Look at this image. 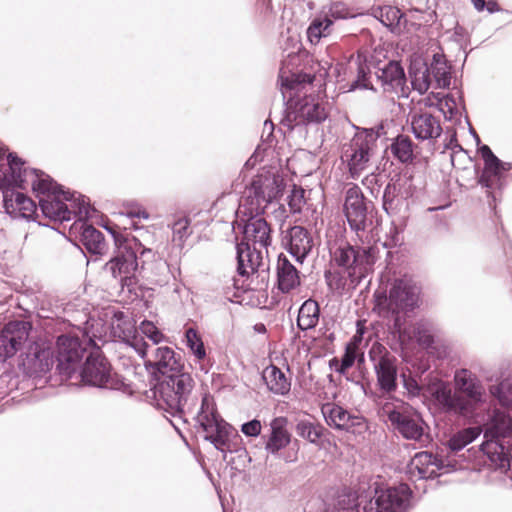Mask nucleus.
I'll use <instances>...</instances> for the list:
<instances>
[{
    "mask_svg": "<svg viewBox=\"0 0 512 512\" xmlns=\"http://www.w3.org/2000/svg\"><path fill=\"white\" fill-rule=\"evenodd\" d=\"M299 117L307 121H318L320 118L319 101L312 94L305 95L303 101L299 103Z\"/></svg>",
    "mask_w": 512,
    "mask_h": 512,
    "instance_id": "49530a36",
    "label": "nucleus"
},
{
    "mask_svg": "<svg viewBox=\"0 0 512 512\" xmlns=\"http://www.w3.org/2000/svg\"><path fill=\"white\" fill-rule=\"evenodd\" d=\"M322 417L328 426L338 430L348 428L351 416L347 410L335 404H322Z\"/></svg>",
    "mask_w": 512,
    "mask_h": 512,
    "instance_id": "e433bc0d",
    "label": "nucleus"
},
{
    "mask_svg": "<svg viewBox=\"0 0 512 512\" xmlns=\"http://www.w3.org/2000/svg\"><path fill=\"white\" fill-rule=\"evenodd\" d=\"M343 211L351 230L365 231L373 225L375 205L368 199L358 185L350 187L345 194Z\"/></svg>",
    "mask_w": 512,
    "mask_h": 512,
    "instance_id": "9d476101",
    "label": "nucleus"
},
{
    "mask_svg": "<svg viewBox=\"0 0 512 512\" xmlns=\"http://www.w3.org/2000/svg\"><path fill=\"white\" fill-rule=\"evenodd\" d=\"M330 367L334 368V370L340 374H344L350 367H346L343 365V360L340 361L336 358H333L330 361Z\"/></svg>",
    "mask_w": 512,
    "mask_h": 512,
    "instance_id": "0e129e2a",
    "label": "nucleus"
},
{
    "mask_svg": "<svg viewBox=\"0 0 512 512\" xmlns=\"http://www.w3.org/2000/svg\"><path fill=\"white\" fill-rule=\"evenodd\" d=\"M297 433L310 441L311 443H317L320 438V431L318 428L308 419H302L297 424Z\"/></svg>",
    "mask_w": 512,
    "mask_h": 512,
    "instance_id": "864d4df0",
    "label": "nucleus"
},
{
    "mask_svg": "<svg viewBox=\"0 0 512 512\" xmlns=\"http://www.w3.org/2000/svg\"><path fill=\"white\" fill-rule=\"evenodd\" d=\"M122 213L129 218H149L148 212L138 204H128Z\"/></svg>",
    "mask_w": 512,
    "mask_h": 512,
    "instance_id": "bf43d9fd",
    "label": "nucleus"
},
{
    "mask_svg": "<svg viewBox=\"0 0 512 512\" xmlns=\"http://www.w3.org/2000/svg\"><path fill=\"white\" fill-rule=\"evenodd\" d=\"M335 507L340 512H360L359 495L348 487H344L335 500Z\"/></svg>",
    "mask_w": 512,
    "mask_h": 512,
    "instance_id": "c03bdc74",
    "label": "nucleus"
},
{
    "mask_svg": "<svg viewBox=\"0 0 512 512\" xmlns=\"http://www.w3.org/2000/svg\"><path fill=\"white\" fill-rule=\"evenodd\" d=\"M139 330L142 335L152 341L153 345L161 343L165 338L163 333L154 325V323L148 320L141 322Z\"/></svg>",
    "mask_w": 512,
    "mask_h": 512,
    "instance_id": "5fc2aeb1",
    "label": "nucleus"
},
{
    "mask_svg": "<svg viewBox=\"0 0 512 512\" xmlns=\"http://www.w3.org/2000/svg\"><path fill=\"white\" fill-rule=\"evenodd\" d=\"M30 326L24 321L9 322L0 334V362L12 357L28 339Z\"/></svg>",
    "mask_w": 512,
    "mask_h": 512,
    "instance_id": "aec40b11",
    "label": "nucleus"
},
{
    "mask_svg": "<svg viewBox=\"0 0 512 512\" xmlns=\"http://www.w3.org/2000/svg\"><path fill=\"white\" fill-rule=\"evenodd\" d=\"M325 237L331 268L347 272L348 276L357 282L372 270L376 262L375 249L352 246L346 240L345 228L342 225H329Z\"/></svg>",
    "mask_w": 512,
    "mask_h": 512,
    "instance_id": "7ed1b4c3",
    "label": "nucleus"
},
{
    "mask_svg": "<svg viewBox=\"0 0 512 512\" xmlns=\"http://www.w3.org/2000/svg\"><path fill=\"white\" fill-rule=\"evenodd\" d=\"M482 433L485 440L501 441L504 438H512V416L495 408L489 415Z\"/></svg>",
    "mask_w": 512,
    "mask_h": 512,
    "instance_id": "393cba45",
    "label": "nucleus"
},
{
    "mask_svg": "<svg viewBox=\"0 0 512 512\" xmlns=\"http://www.w3.org/2000/svg\"><path fill=\"white\" fill-rule=\"evenodd\" d=\"M320 308L312 299L305 301L299 309L297 323L301 330L313 331L319 321Z\"/></svg>",
    "mask_w": 512,
    "mask_h": 512,
    "instance_id": "58836bf2",
    "label": "nucleus"
},
{
    "mask_svg": "<svg viewBox=\"0 0 512 512\" xmlns=\"http://www.w3.org/2000/svg\"><path fill=\"white\" fill-rule=\"evenodd\" d=\"M445 148L450 150H454L455 148H458L461 151L463 150V148L458 143L457 134L455 131H453L449 141L445 144Z\"/></svg>",
    "mask_w": 512,
    "mask_h": 512,
    "instance_id": "69168bd1",
    "label": "nucleus"
},
{
    "mask_svg": "<svg viewBox=\"0 0 512 512\" xmlns=\"http://www.w3.org/2000/svg\"><path fill=\"white\" fill-rule=\"evenodd\" d=\"M512 170V163L505 162L497 158L491 170L487 174L481 187L485 189L488 199V206L491 210H496L497 202L501 201L503 191L507 185V172Z\"/></svg>",
    "mask_w": 512,
    "mask_h": 512,
    "instance_id": "6ab92c4d",
    "label": "nucleus"
},
{
    "mask_svg": "<svg viewBox=\"0 0 512 512\" xmlns=\"http://www.w3.org/2000/svg\"><path fill=\"white\" fill-rule=\"evenodd\" d=\"M9 175L0 178V189L3 190L4 208L8 214L15 218L30 219L36 213L37 207L32 199L20 192H14L10 187L16 186L12 179V170Z\"/></svg>",
    "mask_w": 512,
    "mask_h": 512,
    "instance_id": "a211bd4d",
    "label": "nucleus"
},
{
    "mask_svg": "<svg viewBox=\"0 0 512 512\" xmlns=\"http://www.w3.org/2000/svg\"><path fill=\"white\" fill-rule=\"evenodd\" d=\"M287 420L284 417L274 418L271 423V434L266 442L265 449L276 454L290 443V434L286 429Z\"/></svg>",
    "mask_w": 512,
    "mask_h": 512,
    "instance_id": "2f4dec72",
    "label": "nucleus"
},
{
    "mask_svg": "<svg viewBox=\"0 0 512 512\" xmlns=\"http://www.w3.org/2000/svg\"><path fill=\"white\" fill-rule=\"evenodd\" d=\"M377 78L385 88L389 87L391 89L403 88L407 81L403 66L396 60H390L383 68H379Z\"/></svg>",
    "mask_w": 512,
    "mask_h": 512,
    "instance_id": "473e14b6",
    "label": "nucleus"
},
{
    "mask_svg": "<svg viewBox=\"0 0 512 512\" xmlns=\"http://www.w3.org/2000/svg\"><path fill=\"white\" fill-rule=\"evenodd\" d=\"M54 364L52 344L47 341H38L29 347L24 365L33 374L46 373Z\"/></svg>",
    "mask_w": 512,
    "mask_h": 512,
    "instance_id": "4be33fe9",
    "label": "nucleus"
},
{
    "mask_svg": "<svg viewBox=\"0 0 512 512\" xmlns=\"http://www.w3.org/2000/svg\"><path fill=\"white\" fill-rule=\"evenodd\" d=\"M418 293L416 287L404 280H396L389 294H383L382 300L378 298V305L387 318L390 334L403 342L411 339L410 328L407 326L408 312L417 305Z\"/></svg>",
    "mask_w": 512,
    "mask_h": 512,
    "instance_id": "20e7f679",
    "label": "nucleus"
},
{
    "mask_svg": "<svg viewBox=\"0 0 512 512\" xmlns=\"http://www.w3.org/2000/svg\"><path fill=\"white\" fill-rule=\"evenodd\" d=\"M412 491L406 484L374 488V495L363 506L364 512H407Z\"/></svg>",
    "mask_w": 512,
    "mask_h": 512,
    "instance_id": "9b49d317",
    "label": "nucleus"
},
{
    "mask_svg": "<svg viewBox=\"0 0 512 512\" xmlns=\"http://www.w3.org/2000/svg\"><path fill=\"white\" fill-rule=\"evenodd\" d=\"M197 419L206 433L205 438L222 452L232 451L234 440H240L238 432L217 415L208 397L203 398Z\"/></svg>",
    "mask_w": 512,
    "mask_h": 512,
    "instance_id": "1a4fd4ad",
    "label": "nucleus"
},
{
    "mask_svg": "<svg viewBox=\"0 0 512 512\" xmlns=\"http://www.w3.org/2000/svg\"><path fill=\"white\" fill-rule=\"evenodd\" d=\"M370 67L365 63H359L357 69V77L353 80L349 86V91H355L357 89H366L375 91V88L370 82Z\"/></svg>",
    "mask_w": 512,
    "mask_h": 512,
    "instance_id": "3c124183",
    "label": "nucleus"
},
{
    "mask_svg": "<svg viewBox=\"0 0 512 512\" xmlns=\"http://www.w3.org/2000/svg\"><path fill=\"white\" fill-rule=\"evenodd\" d=\"M343 365L346 367H352L356 361L359 363L364 362V353L361 349H356L353 345H346L345 352L341 358Z\"/></svg>",
    "mask_w": 512,
    "mask_h": 512,
    "instance_id": "4d7b16f0",
    "label": "nucleus"
},
{
    "mask_svg": "<svg viewBox=\"0 0 512 512\" xmlns=\"http://www.w3.org/2000/svg\"><path fill=\"white\" fill-rule=\"evenodd\" d=\"M412 133L418 140H435L443 132L438 118L430 113L423 112L411 116Z\"/></svg>",
    "mask_w": 512,
    "mask_h": 512,
    "instance_id": "a878e982",
    "label": "nucleus"
},
{
    "mask_svg": "<svg viewBox=\"0 0 512 512\" xmlns=\"http://www.w3.org/2000/svg\"><path fill=\"white\" fill-rule=\"evenodd\" d=\"M147 347V354L141 357L147 364L156 368L163 375L168 373H176L181 369V363L175 356V352L167 346H161L150 350Z\"/></svg>",
    "mask_w": 512,
    "mask_h": 512,
    "instance_id": "b1692460",
    "label": "nucleus"
},
{
    "mask_svg": "<svg viewBox=\"0 0 512 512\" xmlns=\"http://www.w3.org/2000/svg\"><path fill=\"white\" fill-rule=\"evenodd\" d=\"M414 142L412 139L404 134H398L392 139L390 144V151L395 159L400 163H412L414 156Z\"/></svg>",
    "mask_w": 512,
    "mask_h": 512,
    "instance_id": "4c0bfd02",
    "label": "nucleus"
},
{
    "mask_svg": "<svg viewBox=\"0 0 512 512\" xmlns=\"http://www.w3.org/2000/svg\"><path fill=\"white\" fill-rule=\"evenodd\" d=\"M408 73L413 89L421 95L425 94L432 84L428 63L420 59L413 60L408 67Z\"/></svg>",
    "mask_w": 512,
    "mask_h": 512,
    "instance_id": "72a5a7b5",
    "label": "nucleus"
},
{
    "mask_svg": "<svg viewBox=\"0 0 512 512\" xmlns=\"http://www.w3.org/2000/svg\"><path fill=\"white\" fill-rule=\"evenodd\" d=\"M383 130L382 125L378 126L377 131L374 128H364L352 139L350 153L349 150H346L345 157L347 158L349 173L353 179L358 178L367 168L372 148Z\"/></svg>",
    "mask_w": 512,
    "mask_h": 512,
    "instance_id": "f8f14e48",
    "label": "nucleus"
},
{
    "mask_svg": "<svg viewBox=\"0 0 512 512\" xmlns=\"http://www.w3.org/2000/svg\"><path fill=\"white\" fill-rule=\"evenodd\" d=\"M299 59L296 52L289 53L287 58L282 61L279 70L280 90L283 98H288L289 101H292L299 92H307L316 78V72L320 70V64L317 62V70L313 74L310 72L296 73L294 69L298 65Z\"/></svg>",
    "mask_w": 512,
    "mask_h": 512,
    "instance_id": "ddd939ff",
    "label": "nucleus"
},
{
    "mask_svg": "<svg viewBox=\"0 0 512 512\" xmlns=\"http://www.w3.org/2000/svg\"><path fill=\"white\" fill-rule=\"evenodd\" d=\"M140 250L141 255L151 253L150 249L142 248L141 243H138L136 239L126 240L118 247L116 255L105 264V270L123 284L127 283L137 271V253Z\"/></svg>",
    "mask_w": 512,
    "mask_h": 512,
    "instance_id": "4468645a",
    "label": "nucleus"
},
{
    "mask_svg": "<svg viewBox=\"0 0 512 512\" xmlns=\"http://www.w3.org/2000/svg\"><path fill=\"white\" fill-rule=\"evenodd\" d=\"M480 450L487 456L489 461L497 469L509 470L512 462V455L501 441L485 440L480 445Z\"/></svg>",
    "mask_w": 512,
    "mask_h": 512,
    "instance_id": "c85d7f7f",
    "label": "nucleus"
},
{
    "mask_svg": "<svg viewBox=\"0 0 512 512\" xmlns=\"http://www.w3.org/2000/svg\"><path fill=\"white\" fill-rule=\"evenodd\" d=\"M373 16L378 19L392 33L400 30L399 25L404 13L394 6H382L373 9Z\"/></svg>",
    "mask_w": 512,
    "mask_h": 512,
    "instance_id": "ea45409f",
    "label": "nucleus"
},
{
    "mask_svg": "<svg viewBox=\"0 0 512 512\" xmlns=\"http://www.w3.org/2000/svg\"><path fill=\"white\" fill-rule=\"evenodd\" d=\"M111 333L115 338L134 348L140 357L146 356L148 344L136 333L133 322L122 312L114 314L111 320Z\"/></svg>",
    "mask_w": 512,
    "mask_h": 512,
    "instance_id": "412c9836",
    "label": "nucleus"
},
{
    "mask_svg": "<svg viewBox=\"0 0 512 512\" xmlns=\"http://www.w3.org/2000/svg\"><path fill=\"white\" fill-rule=\"evenodd\" d=\"M276 270L278 288L283 293L290 292L300 284L297 269L285 255L280 254L278 256Z\"/></svg>",
    "mask_w": 512,
    "mask_h": 512,
    "instance_id": "c756f323",
    "label": "nucleus"
},
{
    "mask_svg": "<svg viewBox=\"0 0 512 512\" xmlns=\"http://www.w3.org/2000/svg\"><path fill=\"white\" fill-rule=\"evenodd\" d=\"M7 160L12 170L13 183L21 189L31 185L45 217L64 222L71 220L73 214L78 215L79 220L91 216V207L84 196L63 191L49 175L24 167V162L13 153L7 154Z\"/></svg>",
    "mask_w": 512,
    "mask_h": 512,
    "instance_id": "f257e3e1",
    "label": "nucleus"
},
{
    "mask_svg": "<svg viewBox=\"0 0 512 512\" xmlns=\"http://www.w3.org/2000/svg\"><path fill=\"white\" fill-rule=\"evenodd\" d=\"M288 251L298 262H303L312 248V240L307 231L300 227L294 226L285 236Z\"/></svg>",
    "mask_w": 512,
    "mask_h": 512,
    "instance_id": "bb28decb",
    "label": "nucleus"
},
{
    "mask_svg": "<svg viewBox=\"0 0 512 512\" xmlns=\"http://www.w3.org/2000/svg\"><path fill=\"white\" fill-rule=\"evenodd\" d=\"M489 393L504 408L512 407V378H505L489 387Z\"/></svg>",
    "mask_w": 512,
    "mask_h": 512,
    "instance_id": "37998d69",
    "label": "nucleus"
},
{
    "mask_svg": "<svg viewBox=\"0 0 512 512\" xmlns=\"http://www.w3.org/2000/svg\"><path fill=\"white\" fill-rule=\"evenodd\" d=\"M407 326L410 328L409 334L411 339L407 342H403L396 338L401 348L408 346L413 341L423 349H430L434 347L436 328L433 323L426 320H420L413 326L407 323Z\"/></svg>",
    "mask_w": 512,
    "mask_h": 512,
    "instance_id": "cd10ccee",
    "label": "nucleus"
},
{
    "mask_svg": "<svg viewBox=\"0 0 512 512\" xmlns=\"http://www.w3.org/2000/svg\"><path fill=\"white\" fill-rule=\"evenodd\" d=\"M401 379L403 387L407 390L410 396L415 397L421 393L422 387L414 377L402 373Z\"/></svg>",
    "mask_w": 512,
    "mask_h": 512,
    "instance_id": "13d9d810",
    "label": "nucleus"
},
{
    "mask_svg": "<svg viewBox=\"0 0 512 512\" xmlns=\"http://www.w3.org/2000/svg\"><path fill=\"white\" fill-rule=\"evenodd\" d=\"M262 425L257 419L244 423L241 426V431L249 437H257L261 433Z\"/></svg>",
    "mask_w": 512,
    "mask_h": 512,
    "instance_id": "052dcab7",
    "label": "nucleus"
},
{
    "mask_svg": "<svg viewBox=\"0 0 512 512\" xmlns=\"http://www.w3.org/2000/svg\"><path fill=\"white\" fill-rule=\"evenodd\" d=\"M268 389L278 395H285L290 391L291 383L285 373L275 365L267 366L262 373Z\"/></svg>",
    "mask_w": 512,
    "mask_h": 512,
    "instance_id": "c9c22d12",
    "label": "nucleus"
},
{
    "mask_svg": "<svg viewBox=\"0 0 512 512\" xmlns=\"http://www.w3.org/2000/svg\"><path fill=\"white\" fill-rule=\"evenodd\" d=\"M369 358L373 362L377 386L382 394L389 395L398 387L397 360L381 344H374L369 350Z\"/></svg>",
    "mask_w": 512,
    "mask_h": 512,
    "instance_id": "2eb2a0df",
    "label": "nucleus"
},
{
    "mask_svg": "<svg viewBox=\"0 0 512 512\" xmlns=\"http://www.w3.org/2000/svg\"><path fill=\"white\" fill-rule=\"evenodd\" d=\"M306 203L305 190L294 186L288 196V205L293 213H299Z\"/></svg>",
    "mask_w": 512,
    "mask_h": 512,
    "instance_id": "6e6d98bb",
    "label": "nucleus"
},
{
    "mask_svg": "<svg viewBox=\"0 0 512 512\" xmlns=\"http://www.w3.org/2000/svg\"><path fill=\"white\" fill-rule=\"evenodd\" d=\"M57 369L67 379L72 380L82 363L85 348L78 336L61 335L57 339Z\"/></svg>",
    "mask_w": 512,
    "mask_h": 512,
    "instance_id": "f3484780",
    "label": "nucleus"
},
{
    "mask_svg": "<svg viewBox=\"0 0 512 512\" xmlns=\"http://www.w3.org/2000/svg\"><path fill=\"white\" fill-rule=\"evenodd\" d=\"M429 76L435 81V88L447 89L451 84V64L440 53H434L428 64Z\"/></svg>",
    "mask_w": 512,
    "mask_h": 512,
    "instance_id": "7c9ffc66",
    "label": "nucleus"
},
{
    "mask_svg": "<svg viewBox=\"0 0 512 512\" xmlns=\"http://www.w3.org/2000/svg\"><path fill=\"white\" fill-rule=\"evenodd\" d=\"M413 192L400 177L391 178L383 190L382 209L392 219L391 231L398 234L407 225Z\"/></svg>",
    "mask_w": 512,
    "mask_h": 512,
    "instance_id": "6e6552de",
    "label": "nucleus"
},
{
    "mask_svg": "<svg viewBox=\"0 0 512 512\" xmlns=\"http://www.w3.org/2000/svg\"><path fill=\"white\" fill-rule=\"evenodd\" d=\"M347 272L329 267L324 272V277L329 290L333 293H339L344 290L346 285Z\"/></svg>",
    "mask_w": 512,
    "mask_h": 512,
    "instance_id": "09e8293b",
    "label": "nucleus"
},
{
    "mask_svg": "<svg viewBox=\"0 0 512 512\" xmlns=\"http://www.w3.org/2000/svg\"><path fill=\"white\" fill-rule=\"evenodd\" d=\"M352 17L346 5L342 2L332 3L329 7L328 12L322 17V38L327 37L330 34L329 28L334 24L336 20H343Z\"/></svg>",
    "mask_w": 512,
    "mask_h": 512,
    "instance_id": "79ce46f5",
    "label": "nucleus"
},
{
    "mask_svg": "<svg viewBox=\"0 0 512 512\" xmlns=\"http://www.w3.org/2000/svg\"><path fill=\"white\" fill-rule=\"evenodd\" d=\"M193 387L190 374H171L156 386L154 396L161 409L175 416L184 411Z\"/></svg>",
    "mask_w": 512,
    "mask_h": 512,
    "instance_id": "423d86ee",
    "label": "nucleus"
},
{
    "mask_svg": "<svg viewBox=\"0 0 512 512\" xmlns=\"http://www.w3.org/2000/svg\"><path fill=\"white\" fill-rule=\"evenodd\" d=\"M482 432L483 427L480 423L475 424V426L463 428L450 436L446 442V446L450 452L457 453L475 441Z\"/></svg>",
    "mask_w": 512,
    "mask_h": 512,
    "instance_id": "f704fd0d",
    "label": "nucleus"
},
{
    "mask_svg": "<svg viewBox=\"0 0 512 512\" xmlns=\"http://www.w3.org/2000/svg\"><path fill=\"white\" fill-rule=\"evenodd\" d=\"M81 237L85 247L94 254H101L105 248L102 233L92 225L82 222L80 225Z\"/></svg>",
    "mask_w": 512,
    "mask_h": 512,
    "instance_id": "a19ab883",
    "label": "nucleus"
},
{
    "mask_svg": "<svg viewBox=\"0 0 512 512\" xmlns=\"http://www.w3.org/2000/svg\"><path fill=\"white\" fill-rule=\"evenodd\" d=\"M185 342L191 353L198 360H203L206 357L203 341L194 328L190 327L185 331Z\"/></svg>",
    "mask_w": 512,
    "mask_h": 512,
    "instance_id": "8fccbe9b",
    "label": "nucleus"
},
{
    "mask_svg": "<svg viewBox=\"0 0 512 512\" xmlns=\"http://www.w3.org/2000/svg\"><path fill=\"white\" fill-rule=\"evenodd\" d=\"M477 150L484 162L483 168L480 171H476L477 184L481 186L482 182L485 181L487 174L491 170L492 166L494 165V163L498 157L493 153L491 148L486 144L480 143L478 145Z\"/></svg>",
    "mask_w": 512,
    "mask_h": 512,
    "instance_id": "de8ad7c7",
    "label": "nucleus"
},
{
    "mask_svg": "<svg viewBox=\"0 0 512 512\" xmlns=\"http://www.w3.org/2000/svg\"><path fill=\"white\" fill-rule=\"evenodd\" d=\"M388 418L405 439L419 441L423 437L425 423L419 415L393 410Z\"/></svg>",
    "mask_w": 512,
    "mask_h": 512,
    "instance_id": "5701e85b",
    "label": "nucleus"
},
{
    "mask_svg": "<svg viewBox=\"0 0 512 512\" xmlns=\"http://www.w3.org/2000/svg\"><path fill=\"white\" fill-rule=\"evenodd\" d=\"M307 37L311 44L317 45L320 43V20L314 19L309 28L307 29Z\"/></svg>",
    "mask_w": 512,
    "mask_h": 512,
    "instance_id": "680f3d73",
    "label": "nucleus"
},
{
    "mask_svg": "<svg viewBox=\"0 0 512 512\" xmlns=\"http://www.w3.org/2000/svg\"><path fill=\"white\" fill-rule=\"evenodd\" d=\"M284 179L279 174L264 173L258 175L248 190V195L242 199L238 214H259L266 205L276 199L283 191Z\"/></svg>",
    "mask_w": 512,
    "mask_h": 512,
    "instance_id": "0eeeda50",
    "label": "nucleus"
},
{
    "mask_svg": "<svg viewBox=\"0 0 512 512\" xmlns=\"http://www.w3.org/2000/svg\"><path fill=\"white\" fill-rule=\"evenodd\" d=\"M485 9L490 13L493 14L495 12H499L501 10L499 4L495 0H490L486 2Z\"/></svg>",
    "mask_w": 512,
    "mask_h": 512,
    "instance_id": "774afa93",
    "label": "nucleus"
},
{
    "mask_svg": "<svg viewBox=\"0 0 512 512\" xmlns=\"http://www.w3.org/2000/svg\"><path fill=\"white\" fill-rule=\"evenodd\" d=\"M250 217L243 227V241L237 245V271L241 276H249L262 265L263 250L268 253L271 245V228L258 214Z\"/></svg>",
    "mask_w": 512,
    "mask_h": 512,
    "instance_id": "39448f33",
    "label": "nucleus"
},
{
    "mask_svg": "<svg viewBox=\"0 0 512 512\" xmlns=\"http://www.w3.org/2000/svg\"><path fill=\"white\" fill-rule=\"evenodd\" d=\"M433 461H436V455L431 452L422 451L416 453L411 461V470H417L420 479H427L431 476L433 471L429 474L428 468Z\"/></svg>",
    "mask_w": 512,
    "mask_h": 512,
    "instance_id": "a18cd8bd",
    "label": "nucleus"
},
{
    "mask_svg": "<svg viewBox=\"0 0 512 512\" xmlns=\"http://www.w3.org/2000/svg\"><path fill=\"white\" fill-rule=\"evenodd\" d=\"M361 341H362V334L359 335V327H358L356 334L350 339V341L346 345H353L354 348L360 349Z\"/></svg>",
    "mask_w": 512,
    "mask_h": 512,
    "instance_id": "338daca9",
    "label": "nucleus"
},
{
    "mask_svg": "<svg viewBox=\"0 0 512 512\" xmlns=\"http://www.w3.org/2000/svg\"><path fill=\"white\" fill-rule=\"evenodd\" d=\"M189 228V221L186 218H181L177 220L173 225L174 235L178 236L179 239H182L187 236Z\"/></svg>",
    "mask_w": 512,
    "mask_h": 512,
    "instance_id": "e2e57ef3",
    "label": "nucleus"
},
{
    "mask_svg": "<svg viewBox=\"0 0 512 512\" xmlns=\"http://www.w3.org/2000/svg\"><path fill=\"white\" fill-rule=\"evenodd\" d=\"M72 380L91 386L115 388L111 366L98 350L92 352L86 361L80 364L77 374Z\"/></svg>",
    "mask_w": 512,
    "mask_h": 512,
    "instance_id": "dca6fc26",
    "label": "nucleus"
},
{
    "mask_svg": "<svg viewBox=\"0 0 512 512\" xmlns=\"http://www.w3.org/2000/svg\"><path fill=\"white\" fill-rule=\"evenodd\" d=\"M434 107L443 113L446 120L451 121L453 117L459 112L457 103L453 95L447 94L443 98H436Z\"/></svg>",
    "mask_w": 512,
    "mask_h": 512,
    "instance_id": "603ef678",
    "label": "nucleus"
},
{
    "mask_svg": "<svg viewBox=\"0 0 512 512\" xmlns=\"http://www.w3.org/2000/svg\"><path fill=\"white\" fill-rule=\"evenodd\" d=\"M455 393L444 385L437 387L433 398L442 411L455 414L471 424H478L483 416L478 409L486 403L485 389L478 377L467 369L456 371Z\"/></svg>",
    "mask_w": 512,
    "mask_h": 512,
    "instance_id": "f03ea898",
    "label": "nucleus"
}]
</instances>
